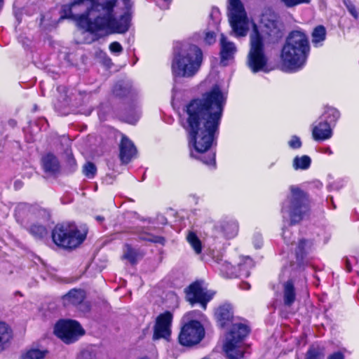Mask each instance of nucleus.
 <instances>
[{"mask_svg":"<svg viewBox=\"0 0 359 359\" xmlns=\"http://www.w3.org/2000/svg\"><path fill=\"white\" fill-rule=\"evenodd\" d=\"M172 320V315L170 312L166 311L160 314L156 320L153 339H167L170 335V326Z\"/></svg>","mask_w":359,"mask_h":359,"instance_id":"nucleus-12","label":"nucleus"},{"mask_svg":"<svg viewBox=\"0 0 359 359\" xmlns=\"http://www.w3.org/2000/svg\"><path fill=\"white\" fill-rule=\"evenodd\" d=\"M327 359H344V355L341 352L337 351L329 355Z\"/></svg>","mask_w":359,"mask_h":359,"instance_id":"nucleus-44","label":"nucleus"},{"mask_svg":"<svg viewBox=\"0 0 359 359\" xmlns=\"http://www.w3.org/2000/svg\"><path fill=\"white\" fill-rule=\"evenodd\" d=\"M345 264H346V270L348 272H351L352 269H351L350 261L347 258H346V259H345Z\"/></svg>","mask_w":359,"mask_h":359,"instance_id":"nucleus-47","label":"nucleus"},{"mask_svg":"<svg viewBox=\"0 0 359 359\" xmlns=\"http://www.w3.org/2000/svg\"><path fill=\"white\" fill-rule=\"evenodd\" d=\"M287 233H288V231H287L286 230H283V236L285 240L286 239V234H287Z\"/></svg>","mask_w":359,"mask_h":359,"instance_id":"nucleus-50","label":"nucleus"},{"mask_svg":"<svg viewBox=\"0 0 359 359\" xmlns=\"http://www.w3.org/2000/svg\"><path fill=\"white\" fill-rule=\"evenodd\" d=\"M215 316L221 327L226 326L233 318V312L231 306L224 304L219 306L216 310Z\"/></svg>","mask_w":359,"mask_h":359,"instance_id":"nucleus-16","label":"nucleus"},{"mask_svg":"<svg viewBox=\"0 0 359 359\" xmlns=\"http://www.w3.org/2000/svg\"><path fill=\"white\" fill-rule=\"evenodd\" d=\"M305 359H323V355L317 348L311 347L306 353Z\"/></svg>","mask_w":359,"mask_h":359,"instance_id":"nucleus-35","label":"nucleus"},{"mask_svg":"<svg viewBox=\"0 0 359 359\" xmlns=\"http://www.w3.org/2000/svg\"><path fill=\"white\" fill-rule=\"evenodd\" d=\"M203 62V52L196 45L187 43L175 46L172 62L174 76L190 78L200 69Z\"/></svg>","mask_w":359,"mask_h":359,"instance_id":"nucleus-4","label":"nucleus"},{"mask_svg":"<svg viewBox=\"0 0 359 359\" xmlns=\"http://www.w3.org/2000/svg\"><path fill=\"white\" fill-rule=\"evenodd\" d=\"M204 335L205 330L201 323L198 320H190L182 326L178 340L184 346H192L198 344Z\"/></svg>","mask_w":359,"mask_h":359,"instance_id":"nucleus-10","label":"nucleus"},{"mask_svg":"<svg viewBox=\"0 0 359 359\" xmlns=\"http://www.w3.org/2000/svg\"><path fill=\"white\" fill-rule=\"evenodd\" d=\"M287 8H292L300 4H309L311 0H281Z\"/></svg>","mask_w":359,"mask_h":359,"instance_id":"nucleus-37","label":"nucleus"},{"mask_svg":"<svg viewBox=\"0 0 359 359\" xmlns=\"http://www.w3.org/2000/svg\"><path fill=\"white\" fill-rule=\"evenodd\" d=\"M83 172L88 178L92 179L97 172L96 166L94 163L88 162L83 167Z\"/></svg>","mask_w":359,"mask_h":359,"instance_id":"nucleus-31","label":"nucleus"},{"mask_svg":"<svg viewBox=\"0 0 359 359\" xmlns=\"http://www.w3.org/2000/svg\"><path fill=\"white\" fill-rule=\"evenodd\" d=\"M29 233L36 238H42L47 234L46 228L40 224H32L29 228Z\"/></svg>","mask_w":359,"mask_h":359,"instance_id":"nucleus-27","label":"nucleus"},{"mask_svg":"<svg viewBox=\"0 0 359 359\" xmlns=\"http://www.w3.org/2000/svg\"><path fill=\"white\" fill-rule=\"evenodd\" d=\"M261 31L259 32L255 24L250 34V50L248 54V64L253 72L265 71L267 59L264 52V41L266 43H276L283 34L279 26L278 18L274 13H264L261 18Z\"/></svg>","mask_w":359,"mask_h":359,"instance_id":"nucleus-3","label":"nucleus"},{"mask_svg":"<svg viewBox=\"0 0 359 359\" xmlns=\"http://www.w3.org/2000/svg\"><path fill=\"white\" fill-rule=\"evenodd\" d=\"M216 40V34L214 32H208L205 34L204 41L208 44L211 45L215 42Z\"/></svg>","mask_w":359,"mask_h":359,"instance_id":"nucleus-41","label":"nucleus"},{"mask_svg":"<svg viewBox=\"0 0 359 359\" xmlns=\"http://www.w3.org/2000/svg\"><path fill=\"white\" fill-rule=\"evenodd\" d=\"M240 288L243 290H248L250 288V285L247 282H242L240 284Z\"/></svg>","mask_w":359,"mask_h":359,"instance_id":"nucleus-46","label":"nucleus"},{"mask_svg":"<svg viewBox=\"0 0 359 359\" xmlns=\"http://www.w3.org/2000/svg\"><path fill=\"white\" fill-rule=\"evenodd\" d=\"M130 0H74L62 9L61 18L72 19L91 33L124 34L130 28Z\"/></svg>","mask_w":359,"mask_h":359,"instance_id":"nucleus-1","label":"nucleus"},{"mask_svg":"<svg viewBox=\"0 0 359 359\" xmlns=\"http://www.w3.org/2000/svg\"><path fill=\"white\" fill-rule=\"evenodd\" d=\"M187 241L196 254L201 252V242L194 232H189L187 235Z\"/></svg>","mask_w":359,"mask_h":359,"instance_id":"nucleus-28","label":"nucleus"},{"mask_svg":"<svg viewBox=\"0 0 359 359\" xmlns=\"http://www.w3.org/2000/svg\"><path fill=\"white\" fill-rule=\"evenodd\" d=\"M139 238L142 241H149L154 243H159L161 245L165 244V238L162 236H154L147 233H141L139 235Z\"/></svg>","mask_w":359,"mask_h":359,"instance_id":"nucleus-29","label":"nucleus"},{"mask_svg":"<svg viewBox=\"0 0 359 359\" xmlns=\"http://www.w3.org/2000/svg\"><path fill=\"white\" fill-rule=\"evenodd\" d=\"M309 52V41L306 33L300 30L292 31L282 48L283 64L292 71H297L305 65Z\"/></svg>","mask_w":359,"mask_h":359,"instance_id":"nucleus-5","label":"nucleus"},{"mask_svg":"<svg viewBox=\"0 0 359 359\" xmlns=\"http://www.w3.org/2000/svg\"><path fill=\"white\" fill-rule=\"evenodd\" d=\"M158 6L161 9H168L171 4L172 0H155Z\"/></svg>","mask_w":359,"mask_h":359,"instance_id":"nucleus-43","label":"nucleus"},{"mask_svg":"<svg viewBox=\"0 0 359 359\" xmlns=\"http://www.w3.org/2000/svg\"><path fill=\"white\" fill-rule=\"evenodd\" d=\"M325 153L327 154L328 155H332L333 154L332 151L331 150V149L330 147H327L325 149Z\"/></svg>","mask_w":359,"mask_h":359,"instance_id":"nucleus-48","label":"nucleus"},{"mask_svg":"<svg viewBox=\"0 0 359 359\" xmlns=\"http://www.w3.org/2000/svg\"><path fill=\"white\" fill-rule=\"evenodd\" d=\"M306 241L302 239L299 241L297 248L296 249V257L299 264H301L304 259V257L306 254L304 248L306 246Z\"/></svg>","mask_w":359,"mask_h":359,"instance_id":"nucleus-30","label":"nucleus"},{"mask_svg":"<svg viewBox=\"0 0 359 359\" xmlns=\"http://www.w3.org/2000/svg\"><path fill=\"white\" fill-rule=\"evenodd\" d=\"M225 103V96L219 87L215 86L186 105L182 126L197 152L204 153L211 147Z\"/></svg>","mask_w":359,"mask_h":359,"instance_id":"nucleus-2","label":"nucleus"},{"mask_svg":"<svg viewBox=\"0 0 359 359\" xmlns=\"http://www.w3.org/2000/svg\"><path fill=\"white\" fill-rule=\"evenodd\" d=\"M86 233L81 232L74 223L57 224L52 231L53 242L65 248H74L86 238Z\"/></svg>","mask_w":359,"mask_h":359,"instance_id":"nucleus-7","label":"nucleus"},{"mask_svg":"<svg viewBox=\"0 0 359 359\" xmlns=\"http://www.w3.org/2000/svg\"><path fill=\"white\" fill-rule=\"evenodd\" d=\"M210 18L212 20L213 25H218L220 22V12L219 9L213 8L210 13Z\"/></svg>","mask_w":359,"mask_h":359,"instance_id":"nucleus-38","label":"nucleus"},{"mask_svg":"<svg viewBox=\"0 0 359 359\" xmlns=\"http://www.w3.org/2000/svg\"><path fill=\"white\" fill-rule=\"evenodd\" d=\"M220 46L222 62L231 59L236 51L235 44L233 42L229 41L223 34H221L220 37Z\"/></svg>","mask_w":359,"mask_h":359,"instance_id":"nucleus-15","label":"nucleus"},{"mask_svg":"<svg viewBox=\"0 0 359 359\" xmlns=\"http://www.w3.org/2000/svg\"><path fill=\"white\" fill-rule=\"evenodd\" d=\"M312 43L314 46L318 47L322 45V43L326 38V30L323 25H318L314 28L312 34Z\"/></svg>","mask_w":359,"mask_h":359,"instance_id":"nucleus-22","label":"nucleus"},{"mask_svg":"<svg viewBox=\"0 0 359 359\" xmlns=\"http://www.w3.org/2000/svg\"><path fill=\"white\" fill-rule=\"evenodd\" d=\"M187 301L194 305L199 303L203 309H206L207 303L212 298L214 293L203 287V282L196 281L191 284L185 290Z\"/></svg>","mask_w":359,"mask_h":359,"instance_id":"nucleus-11","label":"nucleus"},{"mask_svg":"<svg viewBox=\"0 0 359 359\" xmlns=\"http://www.w3.org/2000/svg\"><path fill=\"white\" fill-rule=\"evenodd\" d=\"M327 122H335L339 118V112L336 109L329 108L326 111Z\"/></svg>","mask_w":359,"mask_h":359,"instance_id":"nucleus-36","label":"nucleus"},{"mask_svg":"<svg viewBox=\"0 0 359 359\" xmlns=\"http://www.w3.org/2000/svg\"><path fill=\"white\" fill-rule=\"evenodd\" d=\"M42 165L46 172L55 174L60 170V163L57 158L53 154L48 153L42 158Z\"/></svg>","mask_w":359,"mask_h":359,"instance_id":"nucleus-17","label":"nucleus"},{"mask_svg":"<svg viewBox=\"0 0 359 359\" xmlns=\"http://www.w3.org/2000/svg\"><path fill=\"white\" fill-rule=\"evenodd\" d=\"M119 157L123 163H128L137 154V149L133 142L126 135H122L119 144Z\"/></svg>","mask_w":359,"mask_h":359,"instance_id":"nucleus-13","label":"nucleus"},{"mask_svg":"<svg viewBox=\"0 0 359 359\" xmlns=\"http://www.w3.org/2000/svg\"><path fill=\"white\" fill-rule=\"evenodd\" d=\"M343 3L347 8L349 13L355 19L358 20L359 17L358 12L351 0H343Z\"/></svg>","mask_w":359,"mask_h":359,"instance_id":"nucleus-33","label":"nucleus"},{"mask_svg":"<svg viewBox=\"0 0 359 359\" xmlns=\"http://www.w3.org/2000/svg\"><path fill=\"white\" fill-rule=\"evenodd\" d=\"M311 163V159L309 156H296L293 160V168L294 170H306Z\"/></svg>","mask_w":359,"mask_h":359,"instance_id":"nucleus-25","label":"nucleus"},{"mask_svg":"<svg viewBox=\"0 0 359 359\" xmlns=\"http://www.w3.org/2000/svg\"><path fill=\"white\" fill-rule=\"evenodd\" d=\"M96 220L98 221L99 222H102V221H104V218L102 216H97L95 217Z\"/></svg>","mask_w":359,"mask_h":359,"instance_id":"nucleus-49","label":"nucleus"},{"mask_svg":"<svg viewBox=\"0 0 359 359\" xmlns=\"http://www.w3.org/2000/svg\"><path fill=\"white\" fill-rule=\"evenodd\" d=\"M219 229L227 238H231L237 234L238 226L233 220L223 221L219 225Z\"/></svg>","mask_w":359,"mask_h":359,"instance_id":"nucleus-21","label":"nucleus"},{"mask_svg":"<svg viewBox=\"0 0 359 359\" xmlns=\"http://www.w3.org/2000/svg\"><path fill=\"white\" fill-rule=\"evenodd\" d=\"M109 50L112 53L119 55L123 51V48L120 43L117 41L112 42L109 45Z\"/></svg>","mask_w":359,"mask_h":359,"instance_id":"nucleus-39","label":"nucleus"},{"mask_svg":"<svg viewBox=\"0 0 359 359\" xmlns=\"http://www.w3.org/2000/svg\"><path fill=\"white\" fill-rule=\"evenodd\" d=\"M139 117L140 116L137 114H136L134 117H126V121L131 124H135L137 121Z\"/></svg>","mask_w":359,"mask_h":359,"instance_id":"nucleus-45","label":"nucleus"},{"mask_svg":"<svg viewBox=\"0 0 359 359\" xmlns=\"http://www.w3.org/2000/svg\"><path fill=\"white\" fill-rule=\"evenodd\" d=\"M48 351L32 348L22 354L20 359H44Z\"/></svg>","mask_w":359,"mask_h":359,"instance_id":"nucleus-26","label":"nucleus"},{"mask_svg":"<svg viewBox=\"0 0 359 359\" xmlns=\"http://www.w3.org/2000/svg\"><path fill=\"white\" fill-rule=\"evenodd\" d=\"M54 333L66 344H72L84 334L79 323L72 320H61L55 326Z\"/></svg>","mask_w":359,"mask_h":359,"instance_id":"nucleus-9","label":"nucleus"},{"mask_svg":"<svg viewBox=\"0 0 359 359\" xmlns=\"http://www.w3.org/2000/svg\"><path fill=\"white\" fill-rule=\"evenodd\" d=\"M85 299V292L82 290L73 289L64 295L63 301L65 305H78Z\"/></svg>","mask_w":359,"mask_h":359,"instance_id":"nucleus-19","label":"nucleus"},{"mask_svg":"<svg viewBox=\"0 0 359 359\" xmlns=\"http://www.w3.org/2000/svg\"><path fill=\"white\" fill-rule=\"evenodd\" d=\"M291 194L283 203L282 213L283 218L285 214L290 218V224L299 222L304 215L308 211V198L306 194L298 187H290Z\"/></svg>","mask_w":359,"mask_h":359,"instance_id":"nucleus-6","label":"nucleus"},{"mask_svg":"<svg viewBox=\"0 0 359 359\" xmlns=\"http://www.w3.org/2000/svg\"><path fill=\"white\" fill-rule=\"evenodd\" d=\"M12 337L11 328L6 323L0 321V353L8 346Z\"/></svg>","mask_w":359,"mask_h":359,"instance_id":"nucleus-18","label":"nucleus"},{"mask_svg":"<svg viewBox=\"0 0 359 359\" xmlns=\"http://www.w3.org/2000/svg\"><path fill=\"white\" fill-rule=\"evenodd\" d=\"M250 332L248 325L243 323L233 325L226 337L224 348L229 359H244V351L237 346V344L242 341Z\"/></svg>","mask_w":359,"mask_h":359,"instance_id":"nucleus-8","label":"nucleus"},{"mask_svg":"<svg viewBox=\"0 0 359 359\" xmlns=\"http://www.w3.org/2000/svg\"><path fill=\"white\" fill-rule=\"evenodd\" d=\"M126 250L125 251L123 257L128 259L132 264L135 263L137 260V252L129 245H125Z\"/></svg>","mask_w":359,"mask_h":359,"instance_id":"nucleus-32","label":"nucleus"},{"mask_svg":"<svg viewBox=\"0 0 359 359\" xmlns=\"http://www.w3.org/2000/svg\"><path fill=\"white\" fill-rule=\"evenodd\" d=\"M289 145L292 149H299L302 146V142L299 137L294 136L289 142Z\"/></svg>","mask_w":359,"mask_h":359,"instance_id":"nucleus-42","label":"nucleus"},{"mask_svg":"<svg viewBox=\"0 0 359 359\" xmlns=\"http://www.w3.org/2000/svg\"><path fill=\"white\" fill-rule=\"evenodd\" d=\"M132 90V86L128 82H118L113 89V93L116 97H123L128 96Z\"/></svg>","mask_w":359,"mask_h":359,"instance_id":"nucleus-23","label":"nucleus"},{"mask_svg":"<svg viewBox=\"0 0 359 359\" xmlns=\"http://www.w3.org/2000/svg\"><path fill=\"white\" fill-rule=\"evenodd\" d=\"M201 160L206 165H215V154L213 153H210L208 154L207 158L204 156L203 158H201Z\"/></svg>","mask_w":359,"mask_h":359,"instance_id":"nucleus-40","label":"nucleus"},{"mask_svg":"<svg viewBox=\"0 0 359 359\" xmlns=\"http://www.w3.org/2000/svg\"><path fill=\"white\" fill-rule=\"evenodd\" d=\"M215 267L226 277L232 278L236 275L235 268L226 261L220 260V262H217Z\"/></svg>","mask_w":359,"mask_h":359,"instance_id":"nucleus-24","label":"nucleus"},{"mask_svg":"<svg viewBox=\"0 0 359 359\" xmlns=\"http://www.w3.org/2000/svg\"><path fill=\"white\" fill-rule=\"evenodd\" d=\"M296 299V292L292 280L286 281L283 285V302L285 306H290Z\"/></svg>","mask_w":359,"mask_h":359,"instance_id":"nucleus-20","label":"nucleus"},{"mask_svg":"<svg viewBox=\"0 0 359 359\" xmlns=\"http://www.w3.org/2000/svg\"><path fill=\"white\" fill-rule=\"evenodd\" d=\"M312 135L315 140L323 141L330 139L332 135L330 124L327 121H320L314 125Z\"/></svg>","mask_w":359,"mask_h":359,"instance_id":"nucleus-14","label":"nucleus"},{"mask_svg":"<svg viewBox=\"0 0 359 359\" xmlns=\"http://www.w3.org/2000/svg\"><path fill=\"white\" fill-rule=\"evenodd\" d=\"M95 351L92 348L89 347L83 350L79 355V359H96Z\"/></svg>","mask_w":359,"mask_h":359,"instance_id":"nucleus-34","label":"nucleus"}]
</instances>
